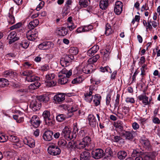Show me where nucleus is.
I'll list each match as a JSON object with an SVG mask.
<instances>
[{"mask_svg":"<svg viewBox=\"0 0 160 160\" xmlns=\"http://www.w3.org/2000/svg\"><path fill=\"white\" fill-rule=\"evenodd\" d=\"M55 75L53 73H48L46 75L45 83L46 85L48 87H51L55 86L56 82H54L52 80L54 78Z\"/></svg>","mask_w":160,"mask_h":160,"instance_id":"1","label":"nucleus"},{"mask_svg":"<svg viewBox=\"0 0 160 160\" xmlns=\"http://www.w3.org/2000/svg\"><path fill=\"white\" fill-rule=\"evenodd\" d=\"M48 151L49 154L53 155H59L61 152L60 149L54 145H51L49 146Z\"/></svg>","mask_w":160,"mask_h":160,"instance_id":"2","label":"nucleus"},{"mask_svg":"<svg viewBox=\"0 0 160 160\" xmlns=\"http://www.w3.org/2000/svg\"><path fill=\"white\" fill-rule=\"evenodd\" d=\"M91 141V138L89 137L86 136L83 138L82 141L77 145V148L79 149L83 148L90 144Z\"/></svg>","mask_w":160,"mask_h":160,"instance_id":"3","label":"nucleus"},{"mask_svg":"<svg viewBox=\"0 0 160 160\" xmlns=\"http://www.w3.org/2000/svg\"><path fill=\"white\" fill-rule=\"evenodd\" d=\"M135 132L133 131H125L121 133V136L125 138L126 140L132 141L135 137Z\"/></svg>","mask_w":160,"mask_h":160,"instance_id":"4","label":"nucleus"},{"mask_svg":"<svg viewBox=\"0 0 160 160\" xmlns=\"http://www.w3.org/2000/svg\"><path fill=\"white\" fill-rule=\"evenodd\" d=\"M104 155L103 151L102 149H96L92 152V157L96 159H99L102 157Z\"/></svg>","mask_w":160,"mask_h":160,"instance_id":"5","label":"nucleus"},{"mask_svg":"<svg viewBox=\"0 0 160 160\" xmlns=\"http://www.w3.org/2000/svg\"><path fill=\"white\" fill-rule=\"evenodd\" d=\"M82 64L83 65L82 68V72L85 74L91 73L93 71V66L92 65L85 62H83Z\"/></svg>","mask_w":160,"mask_h":160,"instance_id":"6","label":"nucleus"},{"mask_svg":"<svg viewBox=\"0 0 160 160\" xmlns=\"http://www.w3.org/2000/svg\"><path fill=\"white\" fill-rule=\"evenodd\" d=\"M54 44L50 42H44L39 44L38 46V48L40 49L48 50L53 47Z\"/></svg>","mask_w":160,"mask_h":160,"instance_id":"7","label":"nucleus"},{"mask_svg":"<svg viewBox=\"0 0 160 160\" xmlns=\"http://www.w3.org/2000/svg\"><path fill=\"white\" fill-rule=\"evenodd\" d=\"M41 106L40 102L36 100L32 101L30 104V107L34 112L39 110Z\"/></svg>","mask_w":160,"mask_h":160,"instance_id":"8","label":"nucleus"},{"mask_svg":"<svg viewBox=\"0 0 160 160\" xmlns=\"http://www.w3.org/2000/svg\"><path fill=\"white\" fill-rule=\"evenodd\" d=\"M122 2L119 1H117L116 2L114 8L115 13L117 15H120L122 11Z\"/></svg>","mask_w":160,"mask_h":160,"instance_id":"9","label":"nucleus"},{"mask_svg":"<svg viewBox=\"0 0 160 160\" xmlns=\"http://www.w3.org/2000/svg\"><path fill=\"white\" fill-rule=\"evenodd\" d=\"M7 38L9 41V44H10L19 39L18 37H16V32L14 31L11 32L8 35Z\"/></svg>","mask_w":160,"mask_h":160,"instance_id":"10","label":"nucleus"},{"mask_svg":"<svg viewBox=\"0 0 160 160\" xmlns=\"http://www.w3.org/2000/svg\"><path fill=\"white\" fill-rule=\"evenodd\" d=\"M65 96L62 93H58L56 95L53 97V99L57 103L62 102L65 99Z\"/></svg>","mask_w":160,"mask_h":160,"instance_id":"11","label":"nucleus"},{"mask_svg":"<svg viewBox=\"0 0 160 160\" xmlns=\"http://www.w3.org/2000/svg\"><path fill=\"white\" fill-rule=\"evenodd\" d=\"M26 37L30 41H34L36 38L37 36V32L30 30L28 31L26 33Z\"/></svg>","mask_w":160,"mask_h":160,"instance_id":"12","label":"nucleus"},{"mask_svg":"<svg viewBox=\"0 0 160 160\" xmlns=\"http://www.w3.org/2000/svg\"><path fill=\"white\" fill-rule=\"evenodd\" d=\"M30 122L31 124L35 128L38 127L39 126L41 122L38 117L36 115L33 116Z\"/></svg>","mask_w":160,"mask_h":160,"instance_id":"13","label":"nucleus"},{"mask_svg":"<svg viewBox=\"0 0 160 160\" xmlns=\"http://www.w3.org/2000/svg\"><path fill=\"white\" fill-rule=\"evenodd\" d=\"M53 134L52 131L50 130H48L44 132L43 135V138L44 140L49 141L53 139L52 137Z\"/></svg>","mask_w":160,"mask_h":160,"instance_id":"14","label":"nucleus"},{"mask_svg":"<svg viewBox=\"0 0 160 160\" xmlns=\"http://www.w3.org/2000/svg\"><path fill=\"white\" fill-rule=\"evenodd\" d=\"M88 119L89 125L92 127H95L97 124V121L94 116L92 114L88 115Z\"/></svg>","mask_w":160,"mask_h":160,"instance_id":"15","label":"nucleus"},{"mask_svg":"<svg viewBox=\"0 0 160 160\" xmlns=\"http://www.w3.org/2000/svg\"><path fill=\"white\" fill-rule=\"evenodd\" d=\"M13 8L11 7L9 10L8 13V22L11 25L14 24L15 22L14 17L13 15Z\"/></svg>","mask_w":160,"mask_h":160,"instance_id":"16","label":"nucleus"},{"mask_svg":"<svg viewBox=\"0 0 160 160\" xmlns=\"http://www.w3.org/2000/svg\"><path fill=\"white\" fill-rule=\"evenodd\" d=\"M92 90L90 88L89 89V92L84 93V99L87 102H90L93 98Z\"/></svg>","mask_w":160,"mask_h":160,"instance_id":"17","label":"nucleus"},{"mask_svg":"<svg viewBox=\"0 0 160 160\" xmlns=\"http://www.w3.org/2000/svg\"><path fill=\"white\" fill-rule=\"evenodd\" d=\"M99 47L98 45L94 46L90 48L87 52V54L89 56H93L98 50Z\"/></svg>","mask_w":160,"mask_h":160,"instance_id":"18","label":"nucleus"},{"mask_svg":"<svg viewBox=\"0 0 160 160\" xmlns=\"http://www.w3.org/2000/svg\"><path fill=\"white\" fill-rule=\"evenodd\" d=\"M71 131L69 128L65 127L64 129L62 132L61 133V135L63 136L66 138H68L71 139L70 136Z\"/></svg>","mask_w":160,"mask_h":160,"instance_id":"19","label":"nucleus"},{"mask_svg":"<svg viewBox=\"0 0 160 160\" xmlns=\"http://www.w3.org/2000/svg\"><path fill=\"white\" fill-rule=\"evenodd\" d=\"M91 156L90 153L85 151L81 152L80 155V160H90Z\"/></svg>","mask_w":160,"mask_h":160,"instance_id":"20","label":"nucleus"},{"mask_svg":"<svg viewBox=\"0 0 160 160\" xmlns=\"http://www.w3.org/2000/svg\"><path fill=\"white\" fill-rule=\"evenodd\" d=\"M72 74V71L71 70L68 71L66 68H64L58 73V76L59 75H65L67 78H69Z\"/></svg>","mask_w":160,"mask_h":160,"instance_id":"21","label":"nucleus"},{"mask_svg":"<svg viewBox=\"0 0 160 160\" xmlns=\"http://www.w3.org/2000/svg\"><path fill=\"white\" fill-rule=\"evenodd\" d=\"M140 142L143 148L147 150H149L151 148V145L148 139H141Z\"/></svg>","mask_w":160,"mask_h":160,"instance_id":"22","label":"nucleus"},{"mask_svg":"<svg viewBox=\"0 0 160 160\" xmlns=\"http://www.w3.org/2000/svg\"><path fill=\"white\" fill-rule=\"evenodd\" d=\"M39 23V21L37 19H35L32 21H31L28 25V28L30 30L33 29Z\"/></svg>","mask_w":160,"mask_h":160,"instance_id":"23","label":"nucleus"},{"mask_svg":"<svg viewBox=\"0 0 160 160\" xmlns=\"http://www.w3.org/2000/svg\"><path fill=\"white\" fill-rule=\"evenodd\" d=\"M138 99L140 101H142V102L145 105H148L150 102L148 101V97L145 95H140L138 97Z\"/></svg>","mask_w":160,"mask_h":160,"instance_id":"24","label":"nucleus"},{"mask_svg":"<svg viewBox=\"0 0 160 160\" xmlns=\"http://www.w3.org/2000/svg\"><path fill=\"white\" fill-rule=\"evenodd\" d=\"M144 155V152L140 151L138 149L133 150L132 154L131 156L133 158L138 157H142Z\"/></svg>","mask_w":160,"mask_h":160,"instance_id":"25","label":"nucleus"},{"mask_svg":"<svg viewBox=\"0 0 160 160\" xmlns=\"http://www.w3.org/2000/svg\"><path fill=\"white\" fill-rule=\"evenodd\" d=\"M37 99L38 101H39V102H40L46 103L49 101V98L48 95H45L38 96L37 98Z\"/></svg>","mask_w":160,"mask_h":160,"instance_id":"26","label":"nucleus"},{"mask_svg":"<svg viewBox=\"0 0 160 160\" xmlns=\"http://www.w3.org/2000/svg\"><path fill=\"white\" fill-rule=\"evenodd\" d=\"M108 0H101L100 1V8L102 10H105L108 7Z\"/></svg>","mask_w":160,"mask_h":160,"instance_id":"27","label":"nucleus"},{"mask_svg":"<svg viewBox=\"0 0 160 160\" xmlns=\"http://www.w3.org/2000/svg\"><path fill=\"white\" fill-rule=\"evenodd\" d=\"M58 77H60V78L58 81V82L59 83L61 84H64L68 81L67 78L65 75H59Z\"/></svg>","mask_w":160,"mask_h":160,"instance_id":"28","label":"nucleus"},{"mask_svg":"<svg viewBox=\"0 0 160 160\" xmlns=\"http://www.w3.org/2000/svg\"><path fill=\"white\" fill-rule=\"evenodd\" d=\"M127 155V152L125 151L121 150L117 153V157L119 159L123 160L125 158Z\"/></svg>","mask_w":160,"mask_h":160,"instance_id":"29","label":"nucleus"},{"mask_svg":"<svg viewBox=\"0 0 160 160\" xmlns=\"http://www.w3.org/2000/svg\"><path fill=\"white\" fill-rule=\"evenodd\" d=\"M100 58V56L98 54H96L93 57L89 59L88 61V63L91 65L94 64L97 62L98 60Z\"/></svg>","mask_w":160,"mask_h":160,"instance_id":"30","label":"nucleus"},{"mask_svg":"<svg viewBox=\"0 0 160 160\" xmlns=\"http://www.w3.org/2000/svg\"><path fill=\"white\" fill-rule=\"evenodd\" d=\"M24 142L26 144L28 145L31 148H33L35 146V142L33 140L31 139L28 140L25 138L23 140Z\"/></svg>","mask_w":160,"mask_h":160,"instance_id":"31","label":"nucleus"},{"mask_svg":"<svg viewBox=\"0 0 160 160\" xmlns=\"http://www.w3.org/2000/svg\"><path fill=\"white\" fill-rule=\"evenodd\" d=\"M26 79L28 82H32L38 81L39 80L40 78L38 77L31 75L30 76H29V77H26Z\"/></svg>","mask_w":160,"mask_h":160,"instance_id":"32","label":"nucleus"},{"mask_svg":"<svg viewBox=\"0 0 160 160\" xmlns=\"http://www.w3.org/2000/svg\"><path fill=\"white\" fill-rule=\"evenodd\" d=\"M116 127L120 135L122 132L125 131L123 130V123L122 122L118 121L117 123Z\"/></svg>","mask_w":160,"mask_h":160,"instance_id":"33","label":"nucleus"},{"mask_svg":"<svg viewBox=\"0 0 160 160\" xmlns=\"http://www.w3.org/2000/svg\"><path fill=\"white\" fill-rule=\"evenodd\" d=\"M69 108V112L70 113H72L77 111L78 109V105L75 103H73L71 105H70Z\"/></svg>","mask_w":160,"mask_h":160,"instance_id":"34","label":"nucleus"},{"mask_svg":"<svg viewBox=\"0 0 160 160\" xmlns=\"http://www.w3.org/2000/svg\"><path fill=\"white\" fill-rule=\"evenodd\" d=\"M105 34L107 36H108L113 32V31L111 29V26L110 24L107 23L105 25Z\"/></svg>","mask_w":160,"mask_h":160,"instance_id":"35","label":"nucleus"},{"mask_svg":"<svg viewBox=\"0 0 160 160\" xmlns=\"http://www.w3.org/2000/svg\"><path fill=\"white\" fill-rule=\"evenodd\" d=\"M93 100L94 104L96 106H98L100 103L101 96L98 94H96Z\"/></svg>","mask_w":160,"mask_h":160,"instance_id":"36","label":"nucleus"},{"mask_svg":"<svg viewBox=\"0 0 160 160\" xmlns=\"http://www.w3.org/2000/svg\"><path fill=\"white\" fill-rule=\"evenodd\" d=\"M68 32V30L65 27L61 28L58 30V34L62 36H64L66 35Z\"/></svg>","mask_w":160,"mask_h":160,"instance_id":"37","label":"nucleus"},{"mask_svg":"<svg viewBox=\"0 0 160 160\" xmlns=\"http://www.w3.org/2000/svg\"><path fill=\"white\" fill-rule=\"evenodd\" d=\"M22 25V23L18 22L16 24L11 27L10 28L11 30H13L14 29H17V31L20 32L21 31L23 30V29H22L19 28L21 27Z\"/></svg>","mask_w":160,"mask_h":160,"instance_id":"38","label":"nucleus"},{"mask_svg":"<svg viewBox=\"0 0 160 160\" xmlns=\"http://www.w3.org/2000/svg\"><path fill=\"white\" fill-rule=\"evenodd\" d=\"M54 118L51 117L46 118L44 120L46 125L48 126H52L54 124Z\"/></svg>","mask_w":160,"mask_h":160,"instance_id":"39","label":"nucleus"},{"mask_svg":"<svg viewBox=\"0 0 160 160\" xmlns=\"http://www.w3.org/2000/svg\"><path fill=\"white\" fill-rule=\"evenodd\" d=\"M79 3L81 7L86 8L89 4L90 1V0H79Z\"/></svg>","mask_w":160,"mask_h":160,"instance_id":"40","label":"nucleus"},{"mask_svg":"<svg viewBox=\"0 0 160 160\" xmlns=\"http://www.w3.org/2000/svg\"><path fill=\"white\" fill-rule=\"evenodd\" d=\"M9 84L8 81L4 78H0V87H4Z\"/></svg>","mask_w":160,"mask_h":160,"instance_id":"41","label":"nucleus"},{"mask_svg":"<svg viewBox=\"0 0 160 160\" xmlns=\"http://www.w3.org/2000/svg\"><path fill=\"white\" fill-rule=\"evenodd\" d=\"M70 54L73 55L77 54L78 52V48L76 47H72L70 48L69 51Z\"/></svg>","mask_w":160,"mask_h":160,"instance_id":"42","label":"nucleus"},{"mask_svg":"<svg viewBox=\"0 0 160 160\" xmlns=\"http://www.w3.org/2000/svg\"><path fill=\"white\" fill-rule=\"evenodd\" d=\"M56 120L58 122H62L66 119V116L63 114H58L56 117Z\"/></svg>","mask_w":160,"mask_h":160,"instance_id":"43","label":"nucleus"},{"mask_svg":"<svg viewBox=\"0 0 160 160\" xmlns=\"http://www.w3.org/2000/svg\"><path fill=\"white\" fill-rule=\"evenodd\" d=\"M8 140L14 143L18 142L20 140L17 136L14 135L8 136Z\"/></svg>","mask_w":160,"mask_h":160,"instance_id":"44","label":"nucleus"},{"mask_svg":"<svg viewBox=\"0 0 160 160\" xmlns=\"http://www.w3.org/2000/svg\"><path fill=\"white\" fill-rule=\"evenodd\" d=\"M110 50H105V51L104 52V54L103 57V59L104 61L106 62L109 59V54L110 53Z\"/></svg>","mask_w":160,"mask_h":160,"instance_id":"45","label":"nucleus"},{"mask_svg":"<svg viewBox=\"0 0 160 160\" xmlns=\"http://www.w3.org/2000/svg\"><path fill=\"white\" fill-rule=\"evenodd\" d=\"M67 142L64 139H61L58 142V145L61 147L64 148L66 147Z\"/></svg>","mask_w":160,"mask_h":160,"instance_id":"46","label":"nucleus"},{"mask_svg":"<svg viewBox=\"0 0 160 160\" xmlns=\"http://www.w3.org/2000/svg\"><path fill=\"white\" fill-rule=\"evenodd\" d=\"M100 70L103 72H108L110 73H112V72L111 69L108 66H107L104 67H101L100 68Z\"/></svg>","mask_w":160,"mask_h":160,"instance_id":"47","label":"nucleus"},{"mask_svg":"<svg viewBox=\"0 0 160 160\" xmlns=\"http://www.w3.org/2000/svg\"><path fill=\"white\" fill-rule=\"evenodd\" d=\"M32 71L26 70L20 72V75L22 76H26V77H29V76L31 75L32 74Z\"/></svg>","mask_w":160,"mask_h":160,"instance_id":"48","label":"nucleus"},{"mask_svg":"<svg viewBox=\"0 0 160 160\" xmlns=\"http://www.w3.org/2000/svg\"><path fill=\"white\" fill-rule=\"evenodd\" d=\"M112 154V152L110 148H108L106 149L105 153H104L105 155L109 157L111 156Z\"/></svg>","mask_w":160,"mask_h":160,"instance_id":"49","label":"nucleus"},{"mask_svg":"<svg viewBox=\"0 0 160 160\" xmlns=\"http://www.w3.org/2000/svg\"><path fill=\"white\" fill-rule=\"evenodd\" d=\"M42 116L44 120L51 117V114L50 112L48 110L44 111L42 113Z\"/></svg>","mask_w":160,"mask_h":160,"instance_id":"50","label":"nucleus"},{"mask_svg":"<svg viewBox=\"0 0 160 160\" xmlns=\"http://www.w3.org/2000/svg\"><path fill=\"white\" fill-rule=\"evenodd\" d=\"M29 45L28 41L25 40L20 43V46L24 48H27Z\"/></svg>","mask_w":160,"mask_h":160,"instance_id":"51","label":"nucleus"},{"mask_svg":"<svg viewBox=\"0 0 160 160\" xmlns=\"http://www.w3.org/2000/svg\"><path fill=\"white\" fill-rule=\"evenodd\" d=\"M8 136L5 135H2L0 136V142H4L8 140Z\"/></svg>","mask_w":160,"mask_h":160,"instance_id":"52","label":"nucleus"},{"mask_svg":"<svg viewBox=\"0 0 160 160\" xmlns=\"http://www.w3.org/2000/svg\"><path fill=\"white\" fill-rule=\"evenodd\" d=\"M120 97V95L119 94H118L117 95L116 98L115 100V103L114 104V109L116 108L119 105Z\"/></svg>","mask_w":160,"mask_h":160,"instance_id":"53","label":"nucleus"},{"mask_svg":"<svg viewBox=\"0 0 160 160\" xmlns=\"http://www.w3.org/2000/svg\"><path fill=\"white\" fill-rule=\"evenodd\" d=\"M60 63L61 65L63 67H66L69 65V64L68 63V62H65V60H64L62 58L60 60Z\"/></svg>","mask_w":160,"mask_h":160,"instance_id":"54","label":"nucleus"},{"mask_svg":"<svg viewBox=\"0 0 160 160\" xmlns=\"http://www.w3.org/2000/svg\"><path fill=\"white\" fill-rule=\"evenodd\" d=\"M86 135L83 130H81L78 134V137L80 138H83V137H85L87 136Z\"/></svg>","mask_w":160,"mask_h":160,"instance_id":"55","label":"nucleus"},{"mask_svg":"<svg viewBox=\"0 0 160 160\" xmlns=\"http://www.w3.org/2000/svg\"><path fill=\"white\" fill-rule=\"evenodd\" d=\"M13 118L17 120V122L18 123H20L22 122L23 121V117H21L20 119H18V116L16 115H13Z\"/></svg>","mask_w":160,"mask_h":160,"instance_id":"56","label":"nucleus"},{"mask_svg":"<svg viewBox=\"0 0 160 160\" xmlns=\"http://www.w3.org/2000/svg\"><path fill=\"white\" fill-rule=\"evenodd\" d=\"M125 101L127 103H134L135 102V100L133 98L127 97L126 98Z\"/></svg>","mask_w":160,"mask_h":160,"instance_id":"57","label":"nucleus"},{"mask_svg":"<svg viewBox=\"0 0 160 160\" xmlns=\"http://www.w3.org/2000/svg\"><path fill=\"white\" fill-rule=\"evenodd\" d=\"M140 17L139 15H136L134 18H133L131 24H134L135 21L139 22L140 19Z\"/></svg>","mask_w":160,"mask_h":160,"instance_id":"58","label":"nucleus"},{"mask_svg":"<svg viewBox=\"0 0 160 160\" xmlns=\"http://www.w3.org/2000/svg\"><path fill=\"white\" fill-rule=\"evenodd\" d=\"M68 148L70 150L73 149L74 148V143L73 142H69L68 143Z\"/></svg>","mask_w":160,"mask_h":160,"instance_id":"59","label":"nucleus"},{"mask_svg":"<svg viewBox=\"0 0 160 160\" xmlns=\"http://www.w3.org/2000/svg\"><path fill=\"white\" fill-rule=\"evenodd\" d=\"M111 96L110 94H108L107 95L106 98V104L107 105H108L111 101Z\"/></svg>","mask_w":160,"mask_h":160,"instance_id":"60","label":"nucleus"},{"mask_svg":"<svg viewBox=\"0 0 160 160\" xmlns=\"http://www.w3.org/2000/svg\"><path fill=\"white\" fill-rule=\"evenodd\" d=\"M28 92L26 89H21L17 91V92L20 94H24Z\"/></svg>","mask_w":160,"mask_h":160,"instance_id":"61","label":"nucleus"},{"mask_svg":"<svg viewBox=\"0 0 160 160\" xmlns=\"http://www.w3.org/2000/svg\"><path fill=\"white\" fill-rule=\"evenodd\" d=\"M117 72V71L116 70L113 72L110 77V78L111 80H115L116 79Z\"/></svg>","mask_w":160,"mask_h":160,"instance_id":"62","label":"nucleus"},{"mask_svg":"<svg viewBox=\"0 0 160 160\" xmlns=\"http://www.w3.org/2000/svg\"><path fill=\"white\" fill-rule=\"evenodd\" d=\"M129 109L128 107L124 106L123 107L122 112L125 115L128 114L129 112Z\"/></svg>","mask_w":160,"mask_h":160,"instance_id":"63","label":"nucleus"},{"mask_svg":"<svg viewBox=\"0 0 160 160\" xmlns=\"http://www.w3.org/2000/svg\"><path fill=\"white\" fill-rule=\"evenodd\" d=\"M68 27L70 30L72 31L76 28V27L73 24L69 23L68 24Z\"/></svg>","mask_w":160,"mask_h":160,"instance_id":"64","label":"nucleus"}]
</instances>
